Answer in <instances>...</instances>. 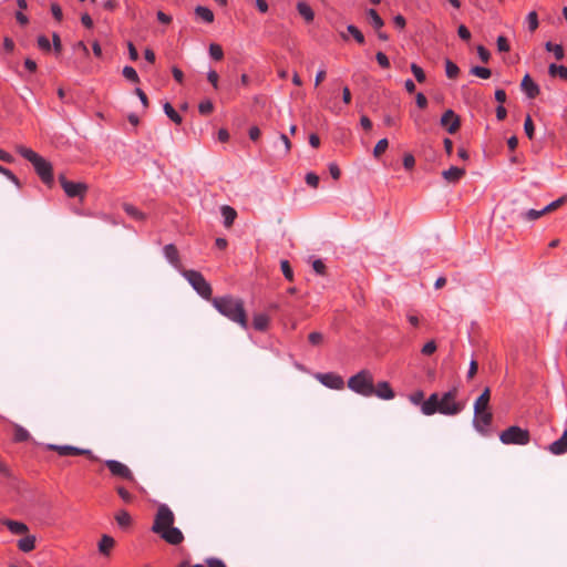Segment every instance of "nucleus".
<instances>
[{"mask_svg": "<svg viewBox=\"0 0 567 567\" xmlns=\"http://www.w3.org/2000/svg\"><path fill=\"white\" fill-rule=\"evenodd\" d=\"M466 406L465 401L458 400V388L452 386L449 391L439 394L432 393L421 406L424 415L440 413L447 416L460 414Z\"/></svg>", "mask_w": 567, "mask_h": 567, "instance_id": "1", "label": "nucleus"}, {"mask_svg": "<svg viewBox=\"0 0 567 567\" xmlns=\"http://www.w3.org/2000/svg\"><path fill=\"white\" fill-rule=\"evenodd\" d=\"M174 523L173 511L166 504H159L151 530L167 544L179 545L184 542V535L179 528L174 526Z\"/></svg>", "mask_w": 567, "mask_h": 567, "instance_id": "2", "label": "nucleus"}, {"mask_svg": "<svg viewBox=\"0 0 567 567\" xmlns=\"http://www.w3.org/2000/svg\"><path fill=\"white\" fill-rule=\"evenodd\" d=\"M210 302L220 315L239 324L243 329L248 328L247 313L240 298L225 295L212 298Z\"/></svg>", "mask_w": 567, "mask_h": 567, "instance_id": "3", "label": "nucleus"}, {"mask_svg": "<svg viewBox=\"0 0 567 567\" xmlns=\"http://www.w3.org/2000/svg\"><path fill=\"white\" fill-rule=\"evenodd\" d=\"M17 152L27 161H29L33 167L40 179L45 184L51 186L53 183V168L49 161L39 155L33 150L25 147L23 145H18L16 147Z\"/></svg>", "mask_w": 567, "mask_h": 567, "instance_id": "4", "label": "nucleus"}, {"mask_svg": "<svg viewBox=\"0 0 567 567\" xmlns=\"http://www.w3.org/2000/svg\"><path fill=\"white\" fill-rule=\"evenodd\" d=\"M348 388L365 398L374 394L373 375L369 370H361L348 380Z\"/></svg>", "mask_w": 567, "mask_h": 567, "instance_id": "5", "label": "nucleus"}, {"mask_svg": "<svg viewBox=\"0 0 567 567\" xmlns=\"http://www.w3.org/2000/svg\"><path fill=\"white\" fill-rule=\"evenodd\" d=\"M182 275L202 298L209 301L212 300V286L199 271L184 269L182 270Z\"/></svg>", "mask_w": 567, "mask_h": 567, "instance_id": "6", "label": "nucleus"}, {"mask_svg": "<svg viewBox=\"0 0 567 567\" xmlns=\"http://www.w3.org/2000/svg\"><path fill=\"white\" fill-rule=\"evenodd\" d=\"M499 440L506 445H527L530 441L529 431L512 425L499 434Z\"/></svg>", "mask_w": 567, "mask_h": 567, "instance_id": "7", "label": "nucleus"}, {"mask_svg": "<svg viewBox=\"0 0 567 567\" xmlns=\"http://www.w3.org/2000/svg\"><path fill=\"white\" fill-rule=\"evenodd\" d=\"M48 450L55 451L60 456H75L85 455L92 461H96L97 457L89 449H81L72 445H56L49 444Z\"/></svg>", "mask_w": 567, "mask_h": 567, "instance_id": "8", "label": "nucleus"}, {"mask_svg": "<svg viewBox=\"0 0 567 567\" xmlns=\"http://www.w3.org/2000/svg\"><path fill=\"white\" fill-rule=\"evenodd\" d=\"M104 464L113 476L137 484L132 471L125 464L116 460H106Z\"/></svg>", "mask_w": 567, "mask_h": 567, "instance_id": "9", "label": "nucleus"}, {"mask_svg": "<svg viewBox=\"0 0 567 567\" xmlns=\"http://www.w3.org/2000/svg\"><path fill=\"white\" fill-rule=\"evenodd\" d=\"M59 182L68 197H80L83 199L87 192V185L85 183L70 182L64 175L59 176Z\"/></svg>", "mask_w": 567, "mask_h": 567, "instance_id": "10", "label": "nucleus"}, {"mask_svg": "<svg viewBox=\"0 0 567 567\" xmlns=\"http://www.w3.org/2000/svg\"><path fill=\"white\" fill-rule=\"evenodd\" d=\"M316 379L329 389L341 390L344 386L343 378L334 372L317 373Z\"/></svg>", "mask_w": 567, "mask_h": 567, "instance_id": "11", "label": "nucleus"}, {"mask_svg": "<svg viewBox=\"0 0 567 567\" xmlns=\"http://www.w3.org/2000/svg\"><path fill=\"white\" fill-rule=\"evenodd\" d=\"M493 421V414L489 410H484L477 414H474L473 425L474 427L481 432L482 434H486L488 427L491 426Z\"/></svg>", "mask_w": 567, "mask_h": 567, "instance_id": "12", "label": "nucleus"}, {"mask_svg": "<svg viewBox=\"0 0 567 567\" xmlns=\"http://www.w3.org/2000/svg\"><path fill=\"white\" fill-rule=\"evenodd\" d=\"M440 122L450 134H454L461 126L460 117L452 110H446Z\"/></svg>", "mask_w": 567, "mask_h": 567, "instance_id": "13", "label": "nucleus"}, {"mask_svg": "<svg viewBox=\"0 0 567 567\" xmlns=\"http://www.w3.org/2000/svg\"><path fill=\"white\" fill-rule=\"evenodd\" d=\"M163 252H164L165 258L168 260V262L174 268H176L177 270H179L182 272V270H183L182 269V262H181V259H179L178 250L175 247V245H173V244L165 245L164 248H163Z\"/></svg>", "mask_w": 567, "mask_h": 567, "instance_id": "14", "label": "nucleus"}, {"mask_svg": "<svg viewBox=\"0 0 567 567\" xmlns=\"http://www.w3.org/2000/svg\"><path fill=\"white\" fill-rule=\"evenodd\" d=\"M520 87L528 99H535L540 92L538 84L530 78L529 74H526L523 78Z\"/></svg>", "mask_w": 567, "mask_h": 567, "instance_id": "15", "label": "nucleus"}, {"mask_svg": "<svg viewBox=\"0 0 567 567\" xmlns=\"http://www.w3.org/2000/svg\"><path fill=\"white\" fill-rule=\"evenodd\" d=\"M373 395H377L382 400H392L395 396L394 391L392 390L390 383L386 381H381L377 384V386H374Z\"/></svg>", "mask_w": 567, "mask_h": 567, "instance_id": "16", "label": "nucleus"}, {"mask_svg": "<svg viewBox=\"0 0 567 567\" xmlns=\"http://www.w3.org/2000/svg\"><path fill=\"white\" fill-rule=\"evenodd\" d=\"M548 451L554 455H561L567 452V431L563 433L560 439L549 444Z\"/></svg>", "mask_w": 567, "mask_h": 567, "instance_id": "17", "label": "nucleus"}, {"mask_svg": "<svg viewBox=\"0 0 567 567\" xmlns=\"http://www.w3.org/2000/svg\"><path fill=\"white\" fill-rule=\"evenodd\" d=\"M464 175L465 169L456 166H451L442 172L443 178L449 183H457Z\"/></svg>", "mask_w": 567, "mask_h": 567, "instance_id": "18", "label": "nucleus"}, {"mask_svg": "<svg viewBox=\"0 0 567 567\" xmlns=\"http://www.w3.org/2000/svg\"><path fill=\"white\" fill-rule=\"evenodd\" d=\"M3 524L13 535H23L29 530V527L22 522L6 519Z\"/></svg>", "mask_w": 567, "mask_h": 567, "instance_id": "19", "label": "nucleus"}, {"mask_svg": "<svg viewBox=\"0 0 567 567\" xmlns=\"http://www.w3.org/2000/svg\"><path fill=\"white\" fill-rule=\"evenodd\" d=\"M270 318L266 313H255L252 326L257 331H266L269 327Z\"/></svg>", "mask_w": 567, "mask_h": 567, "instance_id": "20", "label": "nucleus"}, {"mask_svg": "<svg viewBox=\"0 0 567 567\" xmlns=\"http://www.w3.org/2000/svg\"><path fill=\"white\" fill-rule=\"evenodd\" d=\"M298 13L305 19L307 23H310L315 19V12L312 8L305 1H299L297 3Z\"/></svg>", "mask_w": 567, "mask_h": 567, "instance_id": "21", "label": "nucleus"}, {"mask_svg": "<svg viewBox=\"0 0 567 567\" xmlns=\"http://www.w3.org/2000/svg\"><path fill=\"white\" fill-rule=\"evenodd\" d=\"M114 545L115 540L113 537L103 535L99 542V551L104 556H109Z\"/></svg>", "mask_w": 567, "mask_h": 567, "instance_id": "22", "label": "nucleus"}, {"mask_svg": "<svg viewBox=\"0 0 567 567\" xmlns=\"http://www.w3.org/2000/svg\"><path fill=\"white\" fill-rule=\"evenodd\" d=\"M195 14L205 23H213L215 19L214 12L209 8L204 6H197L195 8Z\"/></svg>", "mask_w": 567, "mask_h": 567, "instance_id": "23", "label": "nucleus"}, {"mask_svg": "<svg viewBox=\"0 0 567 567\" xmlns=\"http://www.w3.org/2000/svg\"><path fill=\"white\" fill-rule=\"evenodd\" d=\"M18 548L23 553H30L35 548V536L28 535L18 540Z\"/></svg>", "mask_w": 567, "mask_h": 567, "instance_id": "24", "label": "nucleus"}, {"mask_svg": "<svg viewBox=\"0 0 567 567\" xmlns=\"http://www.w3.org/2000/svg\"><path fill=\"white\" fill-rule=\"evenodd\" d=\"M367 17L372 25V28L375 30V31H379L382 29V27L384 25V21L382 20V18L379 16V13L377 12L375 9H368L367 10Z\"/></svg>", "mask_w": 567, "mask_h": 567, "instance_id": "25", "label": "nucleus"}, {"mask_svg": "<svg viewBox=\"0 0 567 567\" xmlns=\"http://www.w3.org/2000/svg\"><path fill=\"white\" fill-rule=\"evenodd\" d=\"M220 210H221V216L224 218V225L226 227H230L237 217L236 210L228 205H224Z\"/></svg>", "mask_w": 567, "mask_h": 567, "instance_id": "26", "label": "nucleus"}, {"mask_svg": "<svg viewBox=\"0 0 567 567\" xmlns=\"http://www.w3.org/2000/svg\"><path fill=\"white\" fill-rule=\"evenodd\" d=\"M115 520L122 528H127L132 524V517L125 509H121L115 514Z\"/></svg>", "mask_w": 567, "mask_h": 567, "instance_id": "27", "label": "nucleus"}, {"mask_svg": "<svg viewBox=\"0 0 567 567\" xmlns=\"http://www.w3.org/2000/svg\"><path fill=\"white\" fill-rule=\"evenodd\" d=\"M124 212L135 220H144L145 215L140 209H137L134 205L125 203L123 204Z\"/></svg>", "mask_w": 567, "mask_h": 567, "instance_id": "28", "label": "nucleus"}, {"mask_svg": "<svg viewBox=\"0 0 567 567\" xmlns=\"http://www.w3.org/2000/svg\"><path fill=\"white\" fill-rule=\"evenodd\" d=\"M548 73L550 76H559L563 80H567V66L565 65L551 63L548 68Z\"/></svg>", "mask_w": 567, "mask_h": 567, "instance_id": "29", "label": "nucleus"}, {"mask_svg": "<svg viewBox=\"0 0 567 567\" xmlns=\"http://www.w3.org/2000/svg\"><path fill=\"white\" fill-rule=\"evenodd\" d=\"M164 113L176 124H181L183 118L182 116L175 111V109L172 106L171 103L166 102L163 105Z\"/></svg>", "mask_w": 567, "mask_h": 567, "instance_id": "30", "label": "nucleus"}, {"mask_svg": "<svg viewBox=\"0 0 567 567\" xmlns=\"http://www.w3.org/2000/svg\"><path fill=\"white\" fill-rule=\"evenodd\" d=\"M546 213H545V209H528L524 213L520 214V217L525 220H528V221H533V220H536L538 218H540L542 216H544Z\"/></svg>", "mask_w": 567, "mask_h": 567, "instance_id": "31", "label": "nucleus"}, {"mask_svg": "<svg viewBox=\"0 0 567 567\" xmlns=\"http://www.w3.org/2000/svg\"><path fill=\"white\" fill-rule=\"evenodd\" d=\"M545 49L548 51V52H553L555 58L557 60H561L564 59V55H565V52H564V48L563 45L560 44H554L551 42H546L545 44Z\"/></svg>", "mask_w": 567, "mask_h": 567, "instance_id": "32", "label": "nucleus"}, {"mask_svg": "<svg viewBox=\"0 0 567 567\" xmlns=\"http://www.w3.org/2000/svg\"><path fill=\"white\" fill-rule=\"evenodd\" d=\"M526 23H527V27H528V30L530 32H535L539 25V21H538V14L536 11H530L527 16H526Z\"/></svg>", "mask_w": 567, "mask_h": 567, "instance_id": "33", "label": "nucleus"}, {"mask_svg": "<svg viewBox=\"0 0 567 567\" xmlns=\"http://www.w3.org/2000/svg\"><path fill=\"white\" fill-rule=\"evenodd\" d=\"M122 74L123 76L133 82V83H138L140 82V76L136 72V70L133 68V66H130V65H126L123 68V71H122Z\"/></svg>", "mask_w": 567, "mask_h": 567, "instance_id": "34", "label": "nucleus"}, {"mask_svg": "<svg viewBox=\"0 0 567 567\" xmlns=\"http://www.w3.org/2000/svg\"><path fill=\"white\" fill-rule=\"evenodd\" d=\"M30 437V433L22 427L21 425H14V441L17 442H25Z\"/></svg>", "mask_w": 567, "mask_h": 567, "instance_id": "35", "label": "nucleus"}, {"mask_svg": "<svg viewBox=\"0 0 567 567\" xmlns=\"http://www.w3.org/2000/svg\"><path fill=\"white\" fill-rule=\"evenodd\" d=\"M445 73L449 79H455L460 73V69L454 62H452L451 60H446Z\"/></svg>", "mask_w": 567, "mask_h": 567, "instance_id": "36", "label": "nucleus"}, {"mask_svg": "<svg viewBox=\"0 0 567 567\" xmlns=\"http://www.w3.org/2000/svg\"><path fill=\"white\" fill-rule=\"evenodd\" d=\"M347 31L354 38V40L359 43V44H363L364 43V35L363 33L353 24H349L347 27Z\"/></svg>", "mask_w": 567, "mask_h": 567, "instance_id": "37", "label": "nucleus"}, {"mask_svg": "<svg viewBox=\"0 0 567 567\" xmlns=\"http://www.w3.org/2000/svg\"><path fill=\"white\" fill-rule=\"evenodd\" d=\"M471 73L481 79H488L492 75L491 70L488 68H484V66H473L471 69Z\"/></svg>", "mask_w": 567, "mask_h": 567, "instance_id": "38", "label": "nucleus"}, {"mask_svg": "<svg viewBox=\"0 0 567 567\" xmlns=\"http://www.w3.org/2000/svg\"><path fill=\"white\" fill-rule=\"evenodd\" d=\"M524 131H525V134L526 136L529 138V140H533L534 138V134H535V125L533 123V120L530 117V115H527L526 118H525V122H524Z\"/></svg>", "mask_w": 567, "mask_h": 567, "instance_id": "39", "label": "nucleus"}, {"mask_svg": "<svg viewBox=\"0 0 567 567\" xmlns=\"http://www.w3.org/2000/svg\"><path fill=\"white\" fill-rule=\"evenodd\" d=\"M209 54L214 60L219 61L224 58L223 48L219 44L212 43L209 45Z\"/></svg>", "mask_w": 567, "mask_h": 567, "instance_id": "40", "label": "nucleus"}, {"mask_svg": "<svg viewBox=\"0 0 567 567\" xmlns=\"http://www.w3.org/2000/svg\"><path fill=\"white\" fill-rule=\"evenodd\" d=\"M566 202H567V195L559 197L558 199L551 202L550 204H548L547 206L544 207L545 213H550V212L556 210L558 207L564 205Z\"/></svg>", "mask_w": 567, "mask_h": 567, "instance_id": "41", "label": "nucleus"}, {"mask_svg": "<svg viewBox=\"0 0 567 567\" xmlns=\"http://www.w3.org/2000/svg\"><path fill=\"white\" fill-rule=\"evenodd\" d=\"M389 142L386 138L380 140L373 150L374 157H380L388 148Z\"/></svg>", "mask_w": 567, "mask_h": 567, "instance_id": "42", "label": "nucleus"}, {"mask_svg": "<svg viewBox=\"0 0 567 567\" xmlns=\"http://www.w3.org/2000/svg\"><path fill=\"white\" fill-rule=\"evenodd\" d=\"M484 410H489V401H486V398H477L474 402V414L483 412Z\"/></svg>", "mask_w": 567, "mask_h": 567, "instance_id": "43", "label": "nucleus"}, {"mask_svg": "<svg viewBox=\"0 0 567 567\" xmlns=\"http://www.w3.org/2000/svg\"><path fill=\"white\" fill-rule=\"evenodd\" d=\"M409 400L414 405L422 406L424 400V392L422 390H417L409 395Z\"/></svg>", "mask_w": 567, "mask_h": 567, "instance_id": "44", "label": "nucleus"}, {"mask_svg": "<svg viewBox=\"0 0 567 567\" xmlns=\"http://www.w3.org/2000/svg\"><path fill=\"white\" fill-rule=\"evenodd\" d=\"M411 72L413 73L419 83H423L425 81V73L423 69L419 66L416 63L411 64Z\"/></svg>", "mask_w": 567, "mask_h": 567, "instance_id": "45", "label": "nucleus"}, {"mask_svg": "<svg viewBox=\"0 0 567 567\" xmlns=\"http://www.w3.org/2000/svg\"><path fill=\"white\" fill-rule=\"evenodd\" d=\"M281 271L285 276V278L289 281L293 280V271L290 267V264L288 260H281L280 261Z\"/></svg>", "mask_w": 567, "mask_h": 567, "instance_id": "46", "label": "nucleus"}, {"mask_svg": "<svg viewBox=\"0 0 567 567\" xmlns=\"http://www.w3.org/2000/svg\"><path fill=\"white\" fill-rule=\"evenodd\" d=\"M116 492L124 503L131 504L134 501V496L123 486L116 487Z\"/></svg>", "mask_w": 567, "mask_h": 567, "instance_id": "47", "label": "nucleus"}, {"mask_svg": "<svg viewBox=\"0 0 567 567\" xmlns=\"http://www.w3.org/2000/svg\"><path fill=\"white\" fill-rule=\"evenodd\" d=\"M214 105L209 100L202 101L198 105V111L202 115H208L213 112Z\"/></svg>", "mask_w": 567, "mask_h": 567, "instance_id": "48", "label": "nucleus"}, {"mask_svg": "<svg viewBox=\"0 0 567 567\" xmlns=\"http://www.w3.org/2000/svg\"><path fill=\"white\" fill-rule=\"evenodd\" d=\"M497 50L499 52H508L511 50L508 40L504 35H499L496 40Z\"/></svg>", "mask_w": 567, "mask_h": 567, "instance_id": "49", "label": "nucleus"}, {"mask_svg": "<svg viewBox=\"0 0 567 567\" xmlns=\"http://www.w3.org/2000/svg\"><path fill=\"white\" fill-rule=\"evenodd\" d=\"M37 43L40 50L49 52L51 50L50 40L45 35H39Z\"/></svg>", "mask_w": 567, "mask_h": 567, "instance_id": "50", "label": "nucleus"}, {"mask_svg": "<svg viewBox=\"0 0 567 567\" xmlns=\"http://www.w3.org/2000/svg\"><path fill=\"white\" fill-rule=\"evenodd\" d=\"M375 59H377L378 64L381 68H383V69H389L390 68V60H389V58L383 52H381V51L377 52Z\"/></svg>", "mask_w": 567, "mask_h": 567, "instance_id": "51", "label": "nucleus"}, {"mask_svg": "<svg viewBox=\"0 0 567 567\" xmlns=\"http://www.w3.org/2000/svg\"><path fill=\"white\" fill-rule=\"evenodd\" d=\"M476 50H477V55L481 59V61L484 63H487L491 58L489 51L483 45H478Z\"/></svg>", "mask_w": 567, "mask_h": 567, "instance_id": "52", "label": "nucleus"}, {"mask_svg": "<svg viewBox=\"0 0 567 567\" xmlns=\"http://www.w3.org/2000/svg\"><path fill=\"white\" fill-rule=\"evenodd\" d=\"M52 47L56 54H60L62 51V42L60 35L58 33L52 34Z\"/></svg>", "mask_w": 567, "mask_h": 567, "instance_id": "53", "label": "nucleus"}, {"mask_svg": "<svg viewBox=\"0 0 567 567\" xmlns=\"http://www.w3.org/2000/svg\"><path fill=\"white\" fill-rule=\"evenodd\" d=\"M306 183L309 186H311L313 188H317L318 185H319V176L317 174H315V173H308L306 175Z\"/></svg>", "mask_w": 567, "mask_h": 567, "instance_id": "54", "label": "nucleus"}, {"mask_svg": "<svg viewBox=\"0 0 567 567\" xmlns=\"http://www.w3.org/2000/svg\"><path fill=\"white\" fill-rule=\"evenodd\" d=\"M322 339H323V336L317 331H313V332L309 333V336H308L309 342L313 346L320 344Z\"/></svg>", "mask_w": 567, "mask_h": 567, "instance_id": "55", "label": "nucleus"}, {"mask_svg": "<svg viewBox=\"0 0 567 567\" xmlns=\"http://www.w3.org/2000/svg\"><path fill=\"white\" fill-rule=\"evenodd\" d=\"M436 350V343L434 341L426 342L422 348V353L424 355H431Z\"/></svg>", "mask_w": 567, "mask_h": 567, "instance_id": "56", "label": "nucleus"}, {"mask_svg": "<svg viewBox=\"0 0 567 567\" xmlns=\"http://www.w3.org/2000/svg\"><path fill=\"white\" fill-rule=\"evenodd\" d=\"M1 174H3L9 181H11L16 186L20 187L19 178L8 168L3 167Z\"/></svg>", "mask_w": 567, "mask_h": 567, "instance_id": "57", "label": "nucleus"}, {"mask_svg": "<svg viewBox=\"0 0 567 567\" xmlns=\"http://www.w3.org/2000/svg\"><path fill=\"white\" fill-rule=\"evenodd\" d=\"M51 12L56 21L60 22L62 20V18H63L62 9L58 3L51 4Z\"/></svg>", "mask_w": 567, "mask_h": 567, "instance_id": "58", "label": "nucleus"}, {"mask_svg": "<svg viewBox=\"0 0 567 567\" xmlns=\"http://www.w3.org/2000/svg\"><path fill=\"white\" fill-rule=\"evenodd\" d=\"M218 73L215 71V70H210L208 73H207V80L209 81V83L214 86V89H218Z\"/></svg>", "mask_w": 567, "mask_h": 567, "instance_id": "59", "label": "nucleus"}, {"mask_svg": "<svg viewBox=\"0 0 567 567\" xmlns=\"http://www.w3.org/2000/svg\"><path fill=\"white\" fill-rule=\"evenodd\" d=\"M457 34L458 37L462 39V40H470L471 39V32L470 30L464 25V24H461L457 29Z\"/></svg>", "mask_w": 567, "mask_h": 567, "instance_id": "60", "label": "nucleus"}, {"mask_svg": "<svg viewBox=\"0 0 567 567\" xmlns=\"http://www.w3.org/2000/svg\"><path fill=\"white\" fill-rule=\"evenodd\" d=\"M415 165V158L412 154H406L403 158V166L406 169H412Z\"/></svg>", "mask_w": 567, "mask_h": 567, "instance_id": "61", "label": "nucleus"}, {"mask_svg": "<svg viewBox=\"0 0 567 567\" xmlns=\"http://www.w3.org/2000/svg\"><path fill=\"white\" fill-rule=\"evenodd\" d=\"M206 564L208 567H226L225 563L216 557L207 558Z\"/></svg>", "mask_w": 567, "mask_h": 567, "instance_id": "62", "label": "nucleus"}, {"mask_svg": "<svg viewBox=\"0 0 567 567\" xmlns=\"http://www.w3.org/2000/svg\"><path fill=\"white\" fill-rule=\"evenodd\" d=\"M329 173H330V175H331V177L333 179H339L340 178L341 172H340V168L338 167V165L336 163H331L329 165Z\"/></svg>", "mask_w": 567, "mask_h": 567, "instance_id": "63", "label": "nucleus"}, {"mask_svg": "<svg viewBox=\"0 0 567 567\" xmlns=\"http://www.w3.org/2000/svg\"><path fill=\"white\" fill-rule=\"evenodd\" d=\"M312 268L319 275H323L326 270V266L320 259H317L312 262Z\"/></svg>", "mask_w": 567, "mask_h": 567, "instance_id": "64", "label": "nucleus"}]
</instances>
